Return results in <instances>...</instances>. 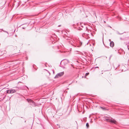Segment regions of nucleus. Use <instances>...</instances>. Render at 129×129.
<instances>
[{"label":"nucleus","instance_id":"f257e3e1","mask_svg":"<svg viewBox=\"0 0 129 129\" xmlns=\"http://www.w3.org/2000/svg\"><path fill=\"white\" fill-rule=\"evenodd\" d=\"M105 120L107 122H110L112 123L116 124V121L114 119H112V118H109L108 117H105Z\"/></svg>","mask_w":129,"mask_h":129},{"label":"nucleus","instance_id":"f03ea898","mask_svg":"<svg viewBox=\"0 0 129 129\" xmlns=\"http://www.w3.org/2000/svg\"><path fill=\"white\" fill-rule=\"evenodd\" d=\"M80 26H79L78 28V30H81L82 29V28H84V29L86 31L87 29V28L85 26L84 24H80Z\"/></svg>","mask_w":129,"mask_h":129},{"label":"nucleus","instance_id":"7ed1b4c3","mask_svg":"<svg viewBox=\"0 0 129 129\" xmlns=\"http://www.w3.org/2000/svg\"><path fill=\"white\" fill-rule=\"evenodd\" d=\"M71 38L70 37H68L67 39L68 40V42L70 45L74 46L75 47H76V46L74 45V43L72 40H70Z\"/></svg>","mask_w":129,"mask_h":129},{"label":"nucleus","instance_id":"20e7f679","mask_svg":"<svg viewBox=\"0 0 129 129\" xmlns=\"http://www.w3.org/2000/svg\"><path fill=\"white\" fill-rule=\"evenodd\" d=\"M64 74L63 72H61L57 74L55 77L54 78H57L59 77L62 76Z\"/></svg>","mask_w":129,"mask_h":129},{"label":"nucleus","instance_id":"39448f33","mask_svg":"<svg viewBox=\"0 0 129 129\" xmlns=\"http://www.w3.org/2000/svg\"><path fill=\"white\" fill-rule=\"evenodd\" d=\"M27 100L29 103H31V104H30L31 105H33L31 104H32L34 105H35V102L31 99H27Z\"/></svg>","mask_w":129,"mask_h":129},{"label":"nucleus","instance_id":"423d86ee","mask_svg":"<svg viewBox=\"0 0 129 129\" xmlns=\"http://www.w3.org/2000/svg\"><path fill=\"white\" fill-rule=\"evenodd\" d=\"M110 46L111 47H113L114 46V43L113 41H112L110 42Z\"/></svg>","mask_w":129,"mask_h":129},{"label":"nucleus","instance_id":"0eeeda50","mask_svg":"<svg viewBox=\"0 0 129 129\" xmlns=\"http://www.w3.org/2000/svg\"><path fill=\"white\" fill-rule=\"evenodd\" d=\"M11 93H13L16 92V90L14 89H11Z\"/></svg>","mask_w":129,"mask_h":129},{"label":"nucleus","instance_id":"6e6552de","mask_svg":"<svg viewBox=\"0 0 129 129\" xmlns=\"http://www.w3.org/2000/svg\"><path fill=\"white\" fill-rule=\"evenodd\" d=\"M6 93H11V89H9L7 90L6 91Z\"/></svg>","mask_w":129,"mask_h":129},{"label":"nucleus","instance_id":"1a4fd4ad","mask_svg":"<svg viewBox=\"0 0 129 129\" xmlns=\"http://www.w3.org/2000/svg\"><path fill=\"white\" fill-rule=\"evenodd\" d=\"M86 126L87 128H88V127L89 126V125L88 123H86Z\"/></svg>","mask_w":129,"mask_h":129},{"label":"nucleus","instance_id":"9d476101","mask_svg":"<svg viewBox=\"0 0 129 129\" xmlns=\"http://www.w3.org/2000/svg\"><path fill=\"white\" fill-rule=\"evenodd\" d=\"M1 30H2L3 31H4V32H6V33H7L8 35L9 34V33H8V32L7 31L4 30L3 29H1Z\"/></svg>","mask_w":129,"mask_h":129},{"label":"nucleus","instance_id":"9b49d317","mask_svg":"<svg viewBox=\"0 0 129 129\" xmlns=\"http://www.w3.org/2000/svg\"><path fill=\"white\" fill-rule=\"evenodd\" d=\"M85 34L86 35H88V34H87V33H83V34H82V36H83V37H84V35H85Z\"/></svg>","mask_w":129,"mask_h":129},{"label":"nucleus","instance_id":"f8f14e48","mask_svg":"<svg viewBox=\"0 0 129 129\" xmlns=\"http://www.w3.org/2000/svg\"><path fill=\"white\" fill-rule=\"evenodd\" d=\"M89 73H86L85 74V76H87L88 75H89Z\"/></svg>","mask_w":129,"mask_h":129},{"label":"nucleus","instance_id":"ddd939ff","mask_svg":"<svg viewBox=\"0 0 129 129\" xmlns=\"http://www.w3.org/2000/svg\"><path fill=\"white\" fill-rule=\"evenodd\" d=\"M117 33L118 34H120V35H121V34H122V33L120 34V33H119V32H117Z\"/></svg>","mask_w":129,"mask_h":129},{"label":"nucleus","instance_id":"4468645a","mask_svg":"<svg viewBox=\"0 0 129 129\" xmlns=\"http://www.w3.org/2000/svg\"><path fill=\"white\" fill-rule=\"evenodd\" d=\"M53 74L54 73V72L53 70Z\"/></svg>","mask_w":129,"mask_h":129},{"label":"nucleus","instance_id":"2eb2a0df","mask_svg":"<svg viewBox=\"0 0 129 129\" xmlns=\"http://www.w3.org/2000/svg\"><path fill=\"white\" fill-rule=\"evenodd\" d=\"M25 27H22V28L23 29H25Z\"/></svg>","mask_w":129,"mask_h":129},{"label":"nucleus","instance_id":"dca6fc26","mask_svg":"<svg viewBox=\"0 0 129 129\" xmlns=\"http://www.w3.org/2000/svg\"><path fill=\"white\" fill-rule=\"evenodd\" d=\"M109 41L110 42H111V39H109Z\"/></svg>","mask_w":129,"mask_h":129},{"label":"nucleus","instance_id":"f3484780","mask_svg":"<svg viewBox=\"0 0 129 129\" xmlns=\"http://www.w3.org/2000/svg\"><path fill=\"white\" fill-rule=\"evenodd\" d=\"M95 68H99V67H96Z\"/></svg>","mask_w":129,"mask_h":129},{"label":"nucleus","instance_id":"a211bd4d","mask_svg":"<svg viewBox=\"0 0 129 129\" xmlns=\"http://www.w3.org/2000/svg\"><path fill=\"white\" fill-rule=\"evenodd\" d=\"M47 71L49 73V74L50 75V73L49 72V71H48L47 70Z\"/></svg>","mask_w":129,"mask_h":129},{"label":"nucleus","instance_id":"6ab92c4d","mask_svg":"<svg viewBox=\"0 0 129 129\" xmlns=\"http://www.w3.org/2000/svg\"><path fill=\"white\" fill-rule=\"evenodd\" d=\"M124 34L125 35V34H126V33L125 32L124 33Z\"/></svg>","mask_w":129,"mask_h":129},{"label":"nucleus","instance_id":"aec40b11","mask_svg":"<svg viewBox=\"0 0 129 129\" xmlns=\"http://www.w3.org/2000/svg\"><path fill=\"white\" fill-rule=\"evenodd\" d=\"M18 88V89H21V87H19Z\"/></svg>","mask_w":129,"mask_h":129},{"label":"nucleus","instance_id":"412c9836","mask_svg":"<svg viewBox=\"0 0 129 129\" xmlns=\"http://www.w3.org/2000/svg\"><path fill=\"white\" fill-rule=\"evenodd\" d=\"M27 24L26 26H28V24Z\"/></svg>","mask_w":129,"mask_h":129},{"label":"nucleus","instance_id":"4be33fe9","mask_svg":"<svg viewBox=\"0 0 129 129\" xmlns=\"http://www.w3.org/2000/svg\"><path fill=\"white\" fill-rule=\"evenodd\" d=\"M61 25H58V26L59 27Z\"/></svg>","mask_w":129,"mask_h":129},{"label":"nucleus","instance_id":"5701e85b","mask_svg":"<svg viewBox=\"0 0 129 129\" xmlns=\"http://www.w3.org/2000/svg\"><path fill=\"white\" fill-rule=\"evenodd\" d=\"M25 86L27 87V88H28L27 87H26V86Z\"/></svg>","mask_w":129,"mask_h":129},{"label":"nucleus","instance_id":"b1692460","mask_svg":"<svg viewBox=\"0 0 129 129\" xmlns=\"http://www.w3.org/2000/svg\"><path fill=\"white\" fill-rule=\"evenodd\" d=\"M111 56H110V58H111Z\"/></svg>","mask_w":129,"mask_h":129},{"label":"nucleus","instance_id":"393cba45","mask_svg":"<svg viewBox=\"0 0 129 129\" xmlns=\"http://www.w3.org/2000/svg\"><path fill=\"white\" fill-rule=\"evenodd\" d=\"M128 50H129V48H128Z\"/></svg>","mask_w":129,"mask_h":129},{"label":"nucleus","instance_id":"a878e982","mask_svg":"<svg viewBox=\"0 0 129 129\" xmlns=\"http://www.w3.org/2000/svg\"><path fill=\"white\" fill-rule=\"evenodd\" d=\"M104 22L105 23L106 22H105V21H104Z\"/></svg>","mask_w":129,"mask_h":129},{"label":"nucleus","instance_id":"bb28decb","mask_svg":"<svg viewBox=\"0 0 129 129\" xmlns=\"http://www.w3.org/2000/svg\"><path fill=\"white\" fill-rule=\"evenodd\" d=\"M77 47H79L78 46H77Z\"/></svg>","mask_w":129,"mask_h":129}]
</instances>
